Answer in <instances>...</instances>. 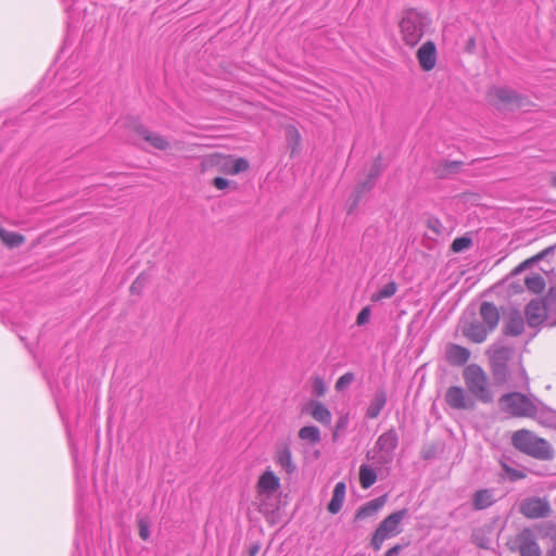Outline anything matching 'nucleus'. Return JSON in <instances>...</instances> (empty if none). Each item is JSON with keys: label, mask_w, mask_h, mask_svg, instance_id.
<instances>
[{"label": "nucleus", "mask_w": 556, "mask_h": 556, "mask_svg": "<svg viewBox=\"0 0 556 556\" xmlns=\"http://www.w3.org/2000/svg\"><path fill=\"white\" fill-rule=\"evenodd\" d=\"M511 441L517 450L534 458L546 460L552 459L554 456L551 444L529 430L522 429L516 431L513 434Z\"/></svg>", "instance_id": "7ed1b4c3"}, {"label": "nucleus", "mask_w": 556, "mask_h": 556, "mask_svg": "<svg viewBox=\"0 0 556 556\" xmlns=\"http://www.w3.org/2000/svg\"><path fill=\"white\" fill-rule=\"evenodd\" d=\"M137 132L146 142L150 144V147L156 150L165 151L170 147L168 140L165 137L150 129L139 127Z\"/></svg>", "instance_id": "f3484780"}, {"label": "nucleus", "mask_w": 556, "mask_h": 556, "mask_svg": "<svg viewBox=\"0 0 556 556\" xmlns=\"http://www.w3.org/2000/svg\"><path fill=\"white\" fill-rule=\"evenodd\" d=\"M399 443V437L394 429L382 433L376 441L375 447L367 454L368 458L378 465H387L393 459V452Z\"/></svg>", "instance_id": "1a4fd4ad"}, {"label": "nucleus", "mask_w": 556, "mask_h": 556, "mask_svg": "<svg viewBox=\"0 0 556 556\" xmlns=\"http://www.w3.org/2000/svg\"><path fill=\"white\" fill-rule=\"evenodd\" d=\"M445 402L454 409L472 410L475 399L460 387H451L445 393Z\"/></svg>", "instance_id": "f8f14e48"}, {"label": "nucleus", "mask_w": 556, "mask_h": 556, "mask_svg": "<svg viewBox=\"0 0 556 556\" xmlns=\"http://www.w3.org/2000/svg\"><path fill=\"white\" fill-rule=\"evenodd\" d=\"M148 281V276L140 274L130 286V292L134 294H140Z\"/></svg>", "instance_id": "c9c22d12"}, {"label": "nucleus", "mask_w": 556, "mask_h": 556, "mask_svg": "<svg viewBox=\"0 0 556 556\" xmlns=\"http://www.w3.org/2000/svg\"><path fill=\"white\" fill-rule=\"evenodd\" d=\"M475 48H476V39L473 37H471L468 39V41L466 43V50L471 53V52H473Z\"/></svg>", "instance_id": "8fccbe9b"}, {"label": "nucleus", "mask_w": 556, "mask_h": 556, "mask_svg": "<svg viewBox=\"0 0 556 556\" xmlns=\"http://www.w3.org/2000/svg\"><path fill=\"white\" fill-rule=\"evenodd\" d=\"M0 240L9 249L17 248L25 242V237L17 232H12L0 226Z\"/></svg>", "instance_id": "bb28decb"}, {"label": "nucleus", "mask_w": 556, "mask_h": 556, "mask_svg": "<svg viewBox=\"0 0 556 556\" xmlns=\"http://www.w3.org/2000/svg\"><path fill=\"white\" fill-rule=\"evenodd\" d=\"M462 331L465 337L475 343H481L486 339L489 329L478 321L465 323Z\"/></svg>", "instance_id": "dca6fc26"}, {"label": "nucleus", "mask_w": 556, "mask_h": 556, "mask_svg": "<svg viewBox=\"0 0 556 556\" xmlns=\"http://www.w3.org/2000/svg\"><path fill=\"white\" fill-rule=\"evenodd\" d=\"M496 502L495 491L492 489H481L472 494L471 503L476 510H482L492 506Z\"/></svg>", "instance_id": "a211bd4d"}, {"label": "nucleus", "mask_w": 556, "mask_h": 556, "mask_svg": "<svg viewBox=\"0 0 556 556\" xmlns=\"http://www.w3.org/2000/svg\"><path fill=\"white\" fill-rule=\"evenodd\" d=\"M139 536L147 541L150 538V521L148 518H139L138 520Z\"/></svg>", "instance_id": "e433bc0d"}, {"label": "nucleus", "mask_w": 556, "mask_h": 556, "mask_svg": "<svg viewBox=\"0 0 556 556\" xmlns=\"http://www.w3.org/2000/svg\"><path fill=\"white\" fill-rule=\"evenodd\" d=\"M397 290V286L395 282H389L383 288H381L379 291L371 294L370 300L372 302H378L383 299H389L395 294Z\"/></svg>", "instance_id": "7c9ffc66"}, {"label": "nucleus", "mask_w": 556, "mask_h": 556, "mask_svg": "<svg viewBox=\"0 0 556 556\" xmlns=\"http://www.w3.org/2000/svg\"><path fill=\"white\" fill-rule=\"evenodd\" d=\"M312 390H313V393L317 396H323L326 391H327V386L326 383L324 382L323 378L320 377H315L313 379V384H312Z\"/></svg>", "instance_id": "58836bf2"}, {"label": "nucleus", "mask_w": 556, "mask_h": 556, "mask_svg": "<svg viewBox=\"0 0 556 556\" xmlns=\"http://www.w3.org/2000/svg\"><path fill=\"white\" fill-rule=\"evenodd\" d=\"M437 59V47L433 41H426L417 50L418 63L425 72H430L435 67Z\"/></svg>", "instance_id": "ddd939ff"}, {"label": "nucleus", "mask_w": 556, "mask_h": 556, "mask_svg": "<svg viewBox=\"0 0 556 556\" xmlns=\"http://www.w3.org/2000/svg\"><path fill=\"white\" fill-rule=\"evenodd\" d=\"M276 459L287 473H292L295 470V465L292 462L291 451L288 445H283L278 450Z\"/></svg>", "instance_id": "cd10ccee"}, {"label": "nucleus", "mask_w": 556, "mask_h": 556, "mask_svg": "<svg viewBox=\"0 0 556 556\" xmlns=\"http://www.w3.org/2000/svg\"><path fill=\"white\" fill-rule=\"evenodd\" d=\"M430 17L416 10H407L399 22L400 35L403 42L415 47L422 38L426 29L430 26Z\"/></svg>", "instance_id": "f03ea898"}, {"label": "nucleus", "mask_w": 556, "mask_h": 556, "mask_svg": "<svg viewBox=\"0 0 556 556\" xmlns=\"http://www.w3.org/2000/svg\"><path fill=\"white\" fill-rule=\"evenodd\" d=\"M519 511L527 518H544L549 515L551 506L546 498L528 497L520 503Z\"/></svg>", "instance_id": "9b49d317"}, {"label": "nucleus", "mask_w": 556, "mask_h": 556, "mask_svg": "<svg viewBox=\"0 0 556 556\" xmlns=\"http://www.w3.org/2000/svg\"><path fill=\"white\" fill-rule=\"evenodd\" d=\"M348 424H349V416L348 415H344V416H341L337 424H336V429H334V432H333V439L336 440V438L338 437V434L340 432H343L346 427H348Z\"/></svg>", "instance_id": "a19ab883"}, {"label": "nucleus", "mask_w": 556, "mask_h": 556, "mask_svg": "<svg viewBox=\"0 0 556 556\" xmlns=\"http://www.w3.org/2000/svg\"><path fill=\"white\" fill-rule=\"evenodd\" d=\"M260 551V545L258 544H253L250 546L249 548V556H255Z\"/></svg>", "instance_id": "3c124183"}, {"label": "nucleus", "mask_w": 556, "mask_h": 556, "mask_svg": "<svg viewBox=\"0 0 556 556\" xmlns=\"http://www.w3.org/2000/svg\"><path fill=\"white\" fill-rule=\"evenodd\" d=\"M480 315L484 326L492 331L498 324L500 314L496 306L489 302H483L480 306Z\"/></svg>", "instance_id": "aec40b11"}, {"label": "nucleus", "mask_w": 556, "mask_h": 556, "mask_svg": "<svg viewBox=\"0 0 556 556\" xmlns=\"http://www.w3.org/2000/svg\"><path fill=\"white\" fill-rule=\"evenodd\" d=\"M381 170L382 168L380 162L379 160H376L367 175V178L372 179V181L375 182L378 176L380 175Z\"/></svg>", "instance_id": "c03bdc74"}, {"label": "nucleus", "mask_w": 556, "mask_h": 556, "mask_svg": "<svg viewBox=\"0 0 556 556\" xmlns=\"http://www.w3.org/2000/svg\"><path fill=\"white\" fill-rule=\"evenodd\" d=\"M354 381V375L352 372H346L341 376L336 382V390L342 391L346 389Z\"/></svg>", "instance_id": "4c0bfd02"}, {"label": "nucleus", "mask_w": 556, "mask_h": 556, "mask_svg": "<svg viewBox=\"0 0 556 556\" xmlns=\"http://www.w3.org/2000/svg\"><path fill=\"white\" fill-rule=\"evenodd\" d=\"M525 282L527 288L534 293H540L545 288L544 278L539 274L527 277Z\"/></svg>", "instance_id": "473e14b6"}, {"label": "nucleus", "mask_w": 556, "mask_h": 556, "mask_svg": "<svg viewBox=\"0 0 556 556\" xmlns=\"http://www.w3.org/2000/svg\"><path fill=\"white\" fill-rule=\"evenodd\" d=\"M488 102L498 110L523 108L528 100L508 87L494 86L488 90Z\"/></svg>", "instance_id": "0eeeda50"}, {"label": "nucleus", "mask_w": 556, "mask_h": 556, "mask_svg": "<svg viewBox=\"0 0 556 556\" xmlns=\"http://www.w3.org/2000/svg\"><path fill=\"white\" fill-rule=\"evenodd\" d=\"M519 380L520 382L517 384L518 387H527L528 386V377L523 368L519 370Z\"/></svg>", "instance_id": "de8ad7c7"}, {"label": "nucleus", "mask_w": 556, "mask_h": 556, "mask_svg": "<svg viewBox=\"0 0 556 556\" xmlns=\"http://www.w3.org/2000/svg\"><path fill=\"white\" fill-rule=\"evenodd\" d=\"M286 138L289 146L291 147V153L293 154L300 146L301 135L294 126L289 125L286 127Z\"/></svg>", "instance_id": "2f4dec72"}, {"label": "nucleus", "mask_w": 556, "mask_h": 556, "mask_svg": "<svg viewBox=\"0 0 556 556\" xmlns=\"http://www.w3.org/2000/svg\"><path fill=\"white\" fill-rule=\"evenodd\" d=\"M551 185H552L553 188L556 189V173H553L551 175Z\"/></svg>", "instance_id": "603ef678"}, {"label": "nucleus", "mask_w": 556, "mask_h": 556, "mask_svg": "<svg viewBox=\"0 0 556 556\" xmlns=\"http://www.w3.org/2000/svg\"><path fill=\"white\" fill-rule=\"evenodd\" d=\"M201 165L203 172L215 169L226 175H237L249 169V162L245 159L218 153L204 156Z\"/></svg>", "instance_id": "39448f33"}, {"label": "nucleus", "mask_w": 556, "mask_h": 556, "mask_svg": "<svg viewBox=\"0 0 556 556\" xmlns=\"http://www.w3.org/2000/svg\"><path fill=\"white\" fill-rule=\"evenodd\" d=\"M471 244H472V241L470 238L459 237L453 241L451 249L453 252L459 253V252H463V251L469 249L471 247Z\"/></svg>", "instance_id": "f704fd0d"}, {"label": "nucleus", "mask_w": 556, "mask_h": 556, "mask_svg": "<svg viewBox=\"0 0 556 556\" xmlns=\"http://www.w3.org/2000/svg\"><path fill=\"white\" fill-rule=\"evenodd\" d=\"M507 545L511 551L518 549L520 556H540V547L530 529H523Z\"/></svg>", "instance_id": "9d476101"}, {"label": "nucleus", "mask_w": 556, "mask_h": 556, "mask_svg": "<svg viewBox=\"0 0 556 556\" xmlns=\"http://www.w3.org/2000/svg\"><path fill=\"white\" fill-rule=\"evenodd\" d=\"M401 549V545H395L386 553V556H397Z\"/></svg>", "instance_id": "09e8293b"}, {"label": "nucleus", "mask_w": 556, "mask_h": 556, "mask_svg": "<svg viewBox=\"0 0 556 556\" xmlns=\"http://www.w3.org/2000/svg\"><path fill=\"white\" fill-rule=\"evenodd\" d=\"M370 318V308L368 306L364 307L357 315L356 324L358 326H363L368 323Z\"/></svg>", "instance_id": "79ce46f5"}, {"label": "nucleus", "mask_w": 556, "mask_h": 556, "mask_svg": "<svg viewBox=\"0 0 556 556\" xmlns=\"http://www.w3.org/2000/svg\"><path fill=\"white\" fill-rule=\"evenodd\" d=\"M307 410L317 422L324 426L331 424V413L321 402L311 401L307 404Z\"/></svg>", "instance_id": "6ab92c4d"}, {"label": "nucleus", "mask_w": 556, "mask_h": 556, "mask_svg": "<svg viewBox=\"0 0 556 556\" xmlns=\"http://www.w3.org/2000/svg\"><path fill=\"white\" fill-rule=\"evenodd\" d=\"M445 357L451 365L460 366L469 359L470 351L458 344L448 343L445 348Z\"/></svg>", "instance_id": "2eb2a0df"}, {"label": "nucleus", "mask_w": 556, "mask_h": 556, "mask_svg": "<svg viewBox=\"0 0 556 556\" xmlns=\"http://www.w3.org/2000/svg\"><path fill=\"white\" fill-rule=\"evenodd\" d=\"M526 316L529 326H538L545 318V307L540 301H531L526 307Z\"/></svg>", "instance_id": "412c9836"}, {"label": "nucleus", "mask_w": 556, "mask_h": 556, "mask_svg": "<svg viewBox=\"0 0 556 556\" xmlns=\"http://www.w3.org/2000/svg\"><path fill=\"white\" fill-rule=\"evenodd\" d=\"M213 186L218 190H224L230 186V181L226 178L216 177L213 179Z\"/></svg>", "instance_id": "a18cd8bd"}, {"label": "nucleus", "mask_w": 556, "mask_h": 556, "mask_svg": "<svg viewBox=\"0 0 556 556\" xmlns=\"http://www.w3.org/2000/svg\"><path fill=\"white\" fill-rule=\"evenodd\" d=\"M542 256H543V253H540V254H538L535 257L525 261L522 264H520V265L516 268V271L521 270L522 268H525L526 266H528L530 263H533V262H535V261H538V260H541V258H542Z\"/></svg>", "instance_id": "49530a36"}, {"label": "nucleus", "mask_w": 556, "mask_h": 556, "mask_svg": "<svg viewBox=\"0 0 556 556\" xmlns=\"http://www.w3.org/2000/svg\"><path fill=\"white\" fill-rule=\"evenodd\" d=\"M387 403V392L383 389H379L374 394L368 408L366 410V417L369 419L377 418L381 413L382 408Z\"/></svg>", "instance_id": "5701e85b"}, {"label": "nucleus", "mask_w": 556, "mask_h": 556, "mask_svg": "<svg viewBox=\"0 0 556 556\" xmlns=\"http://www.w3.org/2000/svg\"><path fill=\"white\" fill-rule=\"evenodd\" d=\"M280 482L276 475L267 470L265 471L257 481V493L261 498H267L271 496L279 489Z\"/></svg>", "instance_id": "4468645a"}, {"label": "nucleus", "mask_w": 556, "mask_h": 556, "mask_svg": "<svg viewBox=\"0 0 556 556\" xmlns=\"http://www.w3.org/2000/svg\"><path fill=\"white\" fill-rule=\"evenodd\" d=\"M407 516V509H401L392 513L382 520L379 527L376 529L371 539V546L375 551H379L382 543L390 538H393L401 533V522Z\"/></svg>", "instance_id": "6e6552de"}, {"label": "nucleus", "mask_w": 556, "mask_h": 556, "mask_svg": "<svg viewBox=\"0 0 556 556\" xmlns=\"http://www.w3.org/2000/svg\"><path fill=\"white\" fill-rule=\"evenodd\" d=\"M377 481V473L374 468L368 465L359 467V483L363 489H368Z\"/></svg>", "instance_id": "c756f323"}, {"label": "nucleus", "mask_w": 556, "mask_h": 556, "mask_svg": "<svg viewBox=\"0 0 556 556\" xmlns=\"http://www.w3.org/2000/svg\"><path fill=\"white\" fill-rule=\"evenodd\" d=\"M525 329L523 317L519 312H511L504 325V333L507 336H519Z\"/></svg>", "instance_id": "b1692460"}, {"label": "nucleus", "mask_w": 556, "mask_h": 556, "mask_svg": "<svg viewBox=\"0 0 556 556\" xmlns=\"http://www.w3.org/2000/svg\"><path fill=\"white\" fill-rule=\"evenodd\" d=\"M503 468L505 470V472L509 476V478L511 480H519V479H523L525 478V473L520 470H517V469H514V468H510L509 466L507 465H503Z\"/></svg>", "instance_id": "37998d69"}, {"label": "nucleus", "mask_w": 556, "mask_h": 556, "mask_svg": "<svg viewBox=\"0 0 556 556\" xmlns=\"http://www.w3.org/2000/svg\"><path fill=\"white\" fill-rule=\"evenodd\" d=\"M299 438L309 444H317L321 440V433L315 426H305L299 430Z\"/></svg>", "instance_id": "c85d7f7f"}, {"label": "nucleus", "mask_w": 556, "mask_h": 556, "mask_svg": "<svg viewBox=\"0 0 556 556\" xmlns=\"http://www.w3.org/2000/svg\"><path fill=\"white\" fill-rule=\"evenodd\" d=\"M465 384L473 399L482 403L493 400L489 378L485 371L477 364L468 365L463 372Z\"/></svg>", "instance_id": "20e7f679"}, {"label": "nucleus", "mask_w": 556, "mask_h": 556, "mask_svg": "<svg viewBox=\"0 0 556 556\" xmlns=\"http://www.w3.org/2000/svg\"><path fill=\"white\" fill-rule=\"evenodd\" d=\"M427 226L434 235H442L444 231L442 223L434 217H431L427 220Z\"/></svg>", "instance_id": "ea45409f"}, {"label": "nucleus", "mask_w": 556, "mask_h": 556, "mask_svg": "<svg viewBox=\"0 0 556 556\" xmlns=\"http://www.w3.org/2000/svg\"><path fill=\"white\" fill-rule=\"evenodd\" d=\"M374 185L375 182L372 181V179H369L367 177L364 180L357 182L351 195L352 204L349 207V212H352L357 206L362 195L371 190Z\"/></svg>", "instance_id": "a878e982"}, {"label": "nucleus", "mask_w": 556, "mask_h": 556, "mask_svg": "<svg viewBox=\"0 0 556 556\" xmlns=\"http://www.w3.org/2000/svg\"><path fill=\"white\" fill-rule=\"evenodd\" d=\"M387 495H382L375 500L369 501L365 505L358 508L355 518L356 519H366L376 515L386 504Z\"/></svg>", "instance_id": "4be33fe9"}, {"label": "nucleus", "mask_w": 556, "mask_h": 556, "mask_svg": "<svg viewBox=\"0 0 556 556\" xmlns=\"http://www.w3.org/2000/svg\"><path fill=\"white\" fill-rule=\"evenodd\" d=\"M460 166L462 162L458 161L444 162L438 166L435 172L440 177H445L447 175L457 173Z\"/></svg>", "instance_id": "72a5a7b5"}, {"label": "nucleus", "mask_w": 556, "mask_h": 556, "mask_svg": "<svg viewBox=\"0 0 556 556\" xmlns=\"http://www.w3.org/2000/svg\"><path fill=\"white\" fill-rule=\"evenodd\" d=\"M345 498V484L343 482H338L334 486L332 498L328 504V510L331 514H337L342 508L343 502Z\"/></svg>", "instance_id": "393cba45"}, {"label": "nucleus", "mask_w": 556, "mask_h": 556, "mask_svg": "<svg viewBox=\"0 0 556 556\" xmlns=\"http://www.w3.org/2000/svg\"><path fill=\"white\" fill-rule=\"evenodd\" d=\"M513 349L502 343H494L488 350L493 376L498 383L509 379L508 363L513 357Z\"/></svg>", "instance_id": "423d86ee"}, {"label": "nucleus", "mask_w": 556, "mask_h": 556, "mask_svg": "<svg viewBox=\"0 0 556 556\" xmlns=\"http://www.w3.org/2000/svg\"><path fill=\"white\" fill-rule=\"evenodd\" d=\"M498 406L505 414L516 418H532L544 422L549 410L535 397L520 392L502 395Z\"/></svg>", "instance_id": "f257e3e1"}]
</instances>
